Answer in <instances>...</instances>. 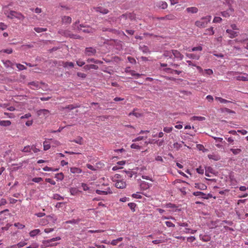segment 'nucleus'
I'll return each mask as SVG.
<instances>
[{
  "instance_id": "f257e3e1",
  "label": "nucleus",
  "mask_w": 248,
  "mask_h": 248,
  "mask_svg": "<svg viewBox=\"0 0 248 248\" xmlns=\"http://www.w3.org/2000/svg\"><path fill=\"white\" fill-rule=\"evenodd\" d=\"M211 19V16L202 17L199 20L195 22V25L199 28H205Z\"/></svg>"
},
{
  "instance_id": "f03ea898",
  "label": "nucleus",
  "mask_w": 248,
  "mask_h": 248,
  "mask_svg": "<svg viewBox=\"0 0 248 248\" xmlns=\"http://www.w3.org/2000/svg\"><path fill=\"white\" fill-rule=\"evenodd\" d=\"M101 189H96L95 192L99 195H107L111 194L112 192L111 191L110 187L107 185L103 184L101 186Z\"/></svg>"
},
{
  "instance_id": "7ed1b4c3",
  "label": "nucleus",
  "mask_w": 248,
  "mask_h": 248,
  "mask_svg": "<svg viewBox=\"0 0 248 248\" xmlns=\"http://www.w3.org/2000/svg\"><path fill=\"white\" fill-rule=\"evenodd\" d=\"M11 5H8L5 6L3 9V12L4 15L8 17L11 19L13 18L15 16V11L12 10L11 8Z\"/></svg>"
},
{
  "instance_id": "20e7f679",
  "label": "nucleus",
  "mask_w": 248,
  "mask_h": 248,
  "mask_svg": "<svg viewBox=\"0 0 248 248\" xmlns=\"http://www.w3.org/2000/svg\"><path fill=\"white\" fill-rule=\"evenodd\" d=\"M61 238L59 236L53 238L49 239V240H46L44 243L45 244H46V246H48V247L55 246L58 244L57 243H54V244H51L50 243L52 242L60 240H61Z\"/></svg>"
},
{
  "instance_id": "39448f33",
  "label": "nucleus",
  "mask_w": 248,
  "mask_h": 248,
  "mask_svg": "<svg viewBox=\"0 0 248 248\" xmlns=\"http://www.w3.org/2000/svg\"><path fill=\"white\" fill-rule=\"evenodd\" d=\"M37 115L39 116L47 117L49 115V111L46 109H42L37 111Z\"/></svg>"
},
{
  "instance_id": "423d86ee",
  "label": "nucleus",
  "mask_w": 248,
  "mask_h": 248,
  "mask_svg": "<svg viewBox=\"0 0 248 248\" xmlns=\"http://www.w3.org/2000/svg\"><path fill=\"white\" fill-rule=\"evenodd\" d=\"M226 32L229 34V37L230 38H233L237 36L239 33L238 31H235L230 29L226 30Z\"/></svg>"
},
{
  "instance_id": "0eeeda50",
  "label": "nucleus",
  "mask_w": 248,
  "mask_h": 248,
  "mask_svg": "<svg viewBox=\"0 0 248 248\" xmlns=\"http://www.w3.org/2000/svg\"><path fill=\"white\" fill-rule=\"evenodd\" d=\"M126 182L124 180H118L115 184V186L118 188H124L126 187Z\"/></svg>"
},
{
  "instance_id": "6e6552de",
  "label": "nucleus",
  "mask_w": 248,
  "mask_h": 248,
  "mask_svg": "<svg viewBox=\"0 0 248 248\" xmlns=\"http://www.w3.org/2000/svg\"><path fill=\"white\" fill-rule=\"evenodd\" d=\"M28 85L32 90H37L40 88L39 83L38 81H32L29 82Z\"/></svg>"
},
{
  "instance_id": "1a4fd4ad",
  "label": "nucleus",
  "mask_w": 248,
  "mask_h": 248,
  "mask_svg": "<svg viewBox=\"0 0 248 248\" xmlns=\"http://www.w3.org/2000/svg\"><path fill=\"white\" fill-rule=\"evenodd\" d=\"M172 54L174 58L179 60H182L184 56L177 50H172Z\"/></svg>"
},
{
  "instance_id": "9d476101",
  "label": "nucleus",
  "mask_w": 248,
  "mask_h": 248,
  "mask_svg": "<svg viewBox=\"0 0 248 248\" xmlns=\"http://www.w3.org/2000/svg\"><path fill=\"white\" fill-rule=\"evenodd\" d=\"M96 52V49L93 47H87L85 49V53L88 56L93 55Z\"/></svg>"
},
{
  "instance_id": "9b49d317",
  "label": "nucleus",
  "mask_w": 248,
  "mask_h": 248,
  "mask_svg": "<svg viewBox=\"0 0 248 248\" xmlns=\"http://www.w3.org/2000/svg\"><path fill=\"white\" fill-rule=\"evenodd\" d=\"M194 186L195 188L202 190H205L207 188V186L205 184L201 183H195Z\"/></svg>"
},
{
  "instance_id": "f8f14e48",
  "label": "nucleus",
  "mask_w": 248,
  "mask_h": 248,
  "mask_svg": "<svg viewBox=\"0 0 248 248\" xmlns=\"http://www.w3.org/2000/svg\"><path fill=\"white\" fill-rule=\"evenodd\" d=\"M62 23L65 24H69L71 23L72 18L69 16H64L62 18Z\"/></svg>"
},
{
  "instance_id": "ddd939ff",
  "label": "nucleus",
  "mask_w": 248,
  "mask_h": 248,
  "mask_svg": "<svg viewBox=\"0 0 248 248\" xmlns=\"http://www.w3.org/2000/svg\"><path fill=\"white\" fill-rule=\"evenodd\" d=\"M95 11L100 12L103 14H106L108 13V10L102 7H97L94 8Z\"/></svg>"
},
{
  "instance_id": "4468645a",
  "label": "nucleus",
  "mask_w": 248,
  "mask_h": 248,
  "mask_svg": "<svg viewBox=\"0 0 248 248\" xmlns=\"http://www.w3.org/2000/svg\"><path fill=\"white\" fill-rule=\"evenodd\" d=\"M200 238L201 240H202L203 242H208L210 241L211 240V237L210 235L207 234H200Z\"/></svg>"
},
{
  "instance_id": "2eb2a0df",
  "label": "nucleus",
  "mask_w": 248,
  "mask_h": 248,
  "mask_svg": "<svg viewBox=\"0 0 248 248\" xmlns=\"http://www.w3.org/2000/svg\"><path fill=\"white\" fill-rule=\"evenodd\" d=\"M186 56L187 57L190 59H195L197 60H199L200 58V55L197 54L187 53Z\"/></svg>"
},
{
  "instance_id": "dca6fc26",
  "label": "nucleus",
  "mask_w": 248,
  "mask_h": 248,
  "mask_svg": "<svg viewBox=\"0 0 248 248\" xmlns=\"http://www.w3.org/2000/svg\"><path fill=\"white\" fill-rule=\"evenodd\" d=\"M186 11L188 13L195 14L198 12V9L196 7H190L187 8Z\"/></svg>"
},
{
  "instance_id": "f3484780",
  "label": "nucleus",
  "mask_w": 248,
  "mask_h": 248,
  "mask_svg": "<svg viewBox=\"0 0 248 248\" xmlns=\"http://www.w3.org/2000/svg\"><path fill=\"white\" fill-rule=\"evenodd\" d=\"M215 33V31L214 30V28L211 27L207 29L205 31V32L204 33V34L205 35H212Z\"/></svg>"
},
{
  "instance_id": "a211bd4d",
  "label": "nucleus",
  "mask_w": 248,
  "mask_h": 248,
  "mask_svg": "<svg viewBox=\"0 0 248 248\" xmlns=\"http://www.w3.org/2000/svg\"><path fill=\"white\" fill-rule=\"evenodd\" d=\"M70 172L72 173H80L82 170L79 168L72 167L70 168Z\"/></svg>"
},
{
  "instance_id": "6ab92c4d",
  "label": "nucleus",
  "mask_w": 248,
  "mask_h": 248,
  "mask_svg": "<svg viewBox=\"0 0 248 248\" xmlns=\"http://www.w3.org/2000/svg\"><path fill=\"white\" fill-rule=\"evenodd\" d=\"M81 192L80 191L78 190L77 188L76 187H71L70 189V192L71 195L75 196L78 194L79 192Z\"/></svg>"
},
{
  "instance_id": "aec40b11",
  "label": "nucleus",
  "mask_w": 248,
  "mask_h": 248,
  "mask_svg": "<svg viewBox=\"0 0 248 248\" xmlns=\"http://www.w3.org/2000/svg\"><path fill=\"white\" fill-rule=\"evenodd\" d=\"M191 121H202L205 120V118L202 116H193L190 118Z\"/></svg>"
},
{
  "instance_id": "412c9836",
  "label": "nucleus",
  "mask_w": 248,
  "mask_h": 248,
  "mask_svg": "<svg viewBox=\"0 0 248 248\" xmlns=\"http://www.w3.org/2000/svg\"><path fill=\"white\" fill-rule=\"evenodd\" d=\"M165 71L167 72H170V73H175L177 75H179L180 73H182V71H178L177 70H172L170 68H166L165 70Z\"/></svg>"
},
{
  "instance_id": "4be33fe9",
  "label": "nucleus",
  "mask_w": 248,
  "mask_h": 248,
  "mask_svg": "<svg viewBox=\"0 0 248 248\" xmlns=\"http://www.w3.org/2000/svg\"><path fill=\"white\" fill-rule=\"evenodd\" d=\"M11 123L10 121L8 120H3L0 121V125L3 126H6L10 125Z\"/></svg>"
},
{
  "instance_id": "5701e85b",
  "label": "nucleus",
  "mask_w": 248,
  "mask_h": 248,
  "mask_svg": "<svg viewBox=\"0 0 248 248\" xmlns=\"http://www.w3.org/2000/svg\"><path fill=\"white\" fill-rule=\"evenodd\" d=\"M40 231L39 229H35L30 232V235L31 237H34L38 234L40 232Z\"/></svg>"
},
{
  "instance_id": "b1692460",
  "label": "nucleus",
  "mask_w": 248,
  "mask_h": 248,
  "mask_svg": "<svg viewBox=\"0 0 248 248\" xmlns=\"http://www.w3.org/2000/svg\"><path fill=\"white\" fill-rule=\"evenodd\" d=\"M131 115H133L137 118L140 117L141 116V113L137 111L136 109H134L132 112H130L129 114V116H131Z\"/></svg>"
},
{
  "instance_id": "393cba45",
  "label": "nucleus",
  "mask_w": 248,
  "mask_h": 248,
  "mask_svg": "<svg viewBox=\"0 0 248 248\" xmlns=\"http://www.w3.org/2000/svg\"><path fill=\"white\" fill-rule=\"evenodd\" d=\"M62 65L64 67H66L67 66L73 67L74 66V64L72 62H63Z\"/></svg>"
},
{
  "instance_id": "a878e982",
  "label": "nucleus",
  "mask_w": 248,
  "mask_h": 248,
  "mask_svg": "<svg viewBox=\"0 0 248 248\" xmlns=\"http://www.w3.org/2000/svg\"><path fill=\"white\" fill-rule=\"evenodd\" d=\"M44 150L46 151L50 148V142L48 141H45L43 143Z\"/></svg>"
},
{
  "instance_id": "bb28decb",
  "label": "nucleus",
  "mask_w": 248,
  "mask_h": 248,
  "mask_svg": "<svg viewBox=\"0 0 248 248\" xmlns=\"http://www.w3.org/2000/svg\"><path fill=\"white\" fill-rule=\"evenodd\" d=\"M140 187L142 189L145 190L149 188V185L145 182H142L140 184Z\"/></svg>"
},
{
  "instance_id": "cd10ccee",
  "label": "nucleus",
  "mask_w": 248,
  "mask_h": 248,
  "mask_svg": "<svg viewBox=\"0 0 248 248\" xmlns=\"http://www.w3.org/2000/svg\"><path fill=\"white\" fill-rule=\"evenodd\" d=\"M215 99L219 101L221 103H226L230 102V101H229L227 100H226L225 99H223L220 97H216Z\"/></svg>"
},
{
  "instance_id": "c85d7f7f",
  "label": "nucleus",
  "mask_w": 248,
  "mask_h": 248,
  "mask_svg": "<svg viewBox=\"0 0 248 248\" xmlns=\"http://www.w3.org/2000/svg\"><path fill=\"white\" fill-rule=\"evenodd\" d=\"M82 27V26L81 25H80V27H78V30H80L84 32L89 33V32H92V30L91 28H88L87 29H81Z\"/></svg>"
},
{
  "instance_id": "c756f323",
  "label": "nucleus",
  "mask_w": 248,
  "mask_h": 248,
  "mask_svg": "<svg viewBox=\"0 0 248 248\" xmlns=\"http://www.w3.org/2000/svg\"><path fill=\"white\" fill-rule=\"evenodd\" d=\"M34 30L36 32H37L38 33H40V32L46 31L47 29L43 28L36 27V28H34Z\"/></svg>"
},
{
  "instance_id": "7c9ffc66",
  "label": "nucleus",
  "mask_w": 248,
  "mask_h": 248,
  "mask_svg": "<svg viewBox=\"0 0 248 248\" xmlns=\"http://www.w3.org/2000/svg\"><path fill=\"white\" fill-rule=\"evenodd\" d=\"M87 62H93V63H97V64H98V63H102V62H101L100 61L98 60H95V59H94L93 58H90V59L89 58V59H88L87 60Z\"/></svg>"
},
{
  "instance_id": "2f4dec72",
  "label": "nucleus",
  "mask_w": 248,
  "mask_h": 248,
  "mask_svg": "<svg viewBox=\"0 0 248 248\" xmlns=\"http://www.w3.org/2000/svg\"><path fill=\"white\" fill-rule=\"evenodd\" d=\"M236 79L237 80H242V81H247L248 80L247 78V75L246 76H239L236 77Z\"/></svg>"
},
{
  "instance_id": "473e14b6",
  "label": "nucleus",
  "mask_w": 248,
  "mask_h": 248,
  "mask_svg": "<svg viewBox=\"0 0 248 248\" xmlns=\"http://www.w3.org/2000/svg\"><path fill=\"white\" fill-rule=\"evenodd\" d=\"M55 178L57 180H62L64 178V175L62 173H57L55 174Z\"/></svg>"
},
{
  "instance_id": "72a5a7b5",
  "label": "nucleus",
  "mask_w": 248,
  "mask_h": 248,
  "mask_svg": "<svg viewBox=\"0 0 248 248\" xmlns=\"http://www.w3.org/2000/svg\"><path fill=\"white\" fill-rule=\"evenodd\" d=\"M129 73L133 76H136L137 78H139L141 75H142L141 74L136 73L135 71L131 70H129Z\"/></svg>"
},
{
  "instance_id": "f704fd0d",
  "label": "nucleus",
  "mask_w": 248,
  "mask_h": 248,
  "mask_svg": "<svg viewBox=\"0 0 248 248\" xmlns=\"http://www.w3.org/2000/svg\"><path fill=\"white\" fill-rule=\"evenodd\" d=\"M128 206L131 209L133 212L135 211V208L136 207V204L133 202H130L128 204Z\"/></svg>"
},
{
  "instance_id": "c9c22d12",
  "label": "nucleus",
  "mask_w": 248,
  "mask_h": 248,
  "mask_svg": "<svg viewBox=\"0 0 248 248\" xmlns=\"http://www.w3.org/2000/svg\"><path fill=\"white\" fill-rule=\"evenodd\" d=\"M164 18H166V20H172L175 19V16L173 15L170 14L165 16Z\"/></svg>"
},
{
  "instance_id": "e433bc0d",
  "label": "nucleus",
  "mask_w": 248,
  "mask_h": 248,
  "mask_svg": "<svg viewBox=\"0 0 248 248\" xmlns=\"http://www.w3.org/2000/svg\"><path fill=\"white\" fill-rule=\"evenodd\" d=\"M168 4L165 1H161L159 3V7L162 9H165L167 8Z\"/></svg>"
},
{
  "instance_id": "4c0bfd02",
  "label": "nucleus",
  "mask_w": 248,
  "mask_h": 248,
  "mask_svg": "<svg viewBox=\"0 0 248 248\" xmlns=\"http://www.w3.org/2000/svg\"><path fill=\"white\" fill-rule=\"evenodd\" d=\"M43 170H44V171H57L58 170V169H53L52 168H50V167H48L47 166H46L45 167L43 168Z\"/></svg>"
},
{
  "instance_id": "58836bf2",
  "label": "nucleus",
  "mask_w": 248,
  "mask_h": 248,
  "mask_svg": "<svg viewBox=\"0 0 248 248\" xmlns=\"http://www.w3.org/2000/svg\"><path fill=\"white\" fill-rule=\"evenodd\" d=\"M230 150L235 155L239 154L241 152V150L238 148L231 149Z\"/></svg>"
},
{
  "instance_id": "ea45409f",
  "label": "nucleus",
  "mask_w": 248,
  "mask_h": 248,
  "mask_svg": "<svg viewBox=\"0 0 248 248\" xmlns=\"http://www.w3.org/2000/svg\"><path fill=\"white\" fill-rule=\"evenodd\" d=\"M202 49V48L201 46H198L193 47L191 50H189V51H201Z\"/></svg>"
},
{
  "instance_id": "a19ab883",
  "label": "nucleus",
  "mask_w": 248,
  "mask_h": 248,
  "mask_svg": "<svg viewBox=\"0 0 248 248\" xmlns=\"http://www.w3.org/2000/svg\"><path fill=\"white\" fill-rule=\"evenodd\" d=\"M3 64L5 65V66L7 68L12 67V66L13 65L12 62L9 61H6L3 62Z\"/></svg>"
},
{
  "instance_id": "79ce46f5",
  "label": "nucleus",
  "mask_w": 248,
  "mask_h": 248,
  "mask_svg": "<svg viewBox=\"0 0 248 248\" xmlns=\"http://www.w3.org/2000/svg\"><path fill=\"white\" fill-rule=\"evenodd\" d=\"M172 129H173L172 127H164L163 128V131L166 133H170V132H171Z\"/></svg>"
},
{
  "instance_id": "37998d69",
  "label": "nucleus",
  "mask_w": 248,
  "mask_h": 248,
  "mask_svg": "<svg viewBox=\"0 0 248 248\" xmlns=\"http://www.w3.org/2000/svg\"><path fill=\"white\" fill-rule=\"evenodd\" d=\"M53 198L56 200H61L63 199V197L57 194H55L53 195Z\"/></svg>"
},
{
  "instance_id": "c03bdc74",
  "label": "nucleus",
  "mask_w": 248,
  "mask_h": 248,
  "mask_svg": "<svg viewBox=\"0 0 248 248\" xmlns=\"http://www.w3.org/2000/svg\"><path fill=\"white\" fill-rule=\"evenodd\" d=\"M72 141L79 144H82L83 143V139L82 138H79L77 140H74Z\"/></svg>"
},
{
  "instance_id": "a18cd8bd",
  "label": "nucleus",
  "mask_w": 248,
  "mask_h": 248,
  "mask_svg": "<svg viewBox=\"0 0 248 248\" xmlns=\"http://www.w3.org/2000/svg\"><path fill=\"white\" fill-rule=\"evenodd\" d=\"M45 181L46 182L49 183L51 184L52 185H56L55 181H54L53 179H52L51 178H46Z\"/></svg>"
},
{
  "instance_id": "49530a36",
  "label": "nucleus",
  "mask_w": 248,
  "mask_h": 248,
  "mask_svg": "<svg viewBox=\"0 0 248 248\" xmlns=\"http://www.w3.org/2000/svg\"><path fill=\"white\" fill-rule=\"evenodd\" d=\"M221 15L223 16L228 17L231 15V13H230L228 11H223L221 13Z\"/></svg>"
},
{
  "instance_id": "de8ad7c7",
  "label": "nucleus",
  "mask_w": 248,
  "mask_h": 248,
  "mask_svg": "<svg viewBox=\"0 0 248 248\" xmlns=\"http://www.w3.org/2000/svg\"><path fill=\"white\" fill-rule=\"evenodd\" d=\"M131 148L132 149L140 150L141 148V147L137 144L133 143L131 145Z\"/></svg>"
},
{
  "instance_id": "09e8293b",
  "label": "nucleus",
  "mask_w": 248,
  "mask_h": 248,
  "mask_svg": "<svg viewBox=\"0 0 248 248\" xmlns=\"http://www.w3.org/2000/svg\"><path fill=\"white\" fill-rule=\"evenodd\" d=\"M23 152H30L31 151V146H27L24 147L23 149L22 150Z\"/></svg>"
},
{
  "instance_id": "8fccbe9b",
  "label": "nucleus",
  "mask_w": 248,
  "mask_h": 248,
  "mask_svg": "<svg viewBox=\"0 0 248 248\" xmlns=\"http://www.w3.org/2000/svg\"><path fill=\"white\" fill-rule=\"evenodd\" d=\"M222 18L218 16H216L213 19V22L214 23H219L221 21Z\"/></svg>"
},
{
  "instance_id": "3c124183",
  "label": "nucleus",
  "mask_w": 248,
  "mask_h": 248,
  "mask_svg": "<svg viewBox=\"0 0 248 248\" xmlns=\"http://www.w3.org/2000/svg\"><path fill=\"white\" fill-rule=\"evenodd\" d=\"M32 181L35 183H39L43 181V179L41 177H35L33 178Z\"/></svg>"
},
{
  "instance_id": "603ef678",
  "label": "nucleus",
  "mask_w": 248,
  "mask_h": 248,
  "mask_svg": "<svg viewBox=\"0 0 248 248\" xmlns=\"http://www.w3.org/2000/svg\"><path fill=\"white\" fill-rule=\"evenodd\" d=\"M193 195H194L195 196L205 195V194L204 193H203V192H201V191L194 192H193Z\"/></svg>"
},
{
  "instance_id": "864d4df0",
  "label": "nucleus",
  "mask_w": 248,
  "mask_h": 248,
  "mask_svg": "<svg viewBox=\"0 0 248 248\" xmlns=\"http://www.w3.org/2000/svg\"><path fill=\"white\" fill-rule=\"evenodd\" d=\"M134 174V172L132 171H126V177L127 178H131Z\"/></svg>"
},
{
  "instance_id": "5fc2aeb1",
  "label": "nucleus",
  "mask_w": 248,
  "mask_h": 248,
  "mask_svg": "<svg viewBox=\"0 0 248 248\" xmlns=\"http://www.w3.org/2000/svg\"><path fill=\"white\" fill-rule=\"evenodd\" d=\"M0 53H6L7 54H10L12 52V49H3L0 51Z\"/></svg>"
},
{
  "instance_id": "6e6d98bb",
  "label": "nucleus",
  "mask_w": 248,
  "mask_h": 248,
  "mask_svg": "<svg viewBox=\"0 0 248 248\" xmlns=\"http://www.w3.org/2000/svg\"><path fill=\"white\" fill-rule=\"evenodd\" d=\"M127 59L129 62L132 64L136 63V61L135 59L134 58L131 57H128Z\"/></svg>"
},
{
  "instance_id": "4d7b16f0",
  "label": "nucleus",
  "mask_w": 248,
  "mask_h": 248,
  "mask_svg": "<svg viewBox=\"0 0 248 248\" xmlns=\"http://www.w3.org/2000/svg\"><path fill=\"white\" fill-rule=\"evenodd\" d=\"M85 62L79 59L77 61V64L79 66H82L85 64Z\"/></svg>"
},
{
  "instance_id": "13d9d810",
  "label": "nucleus",
  "mask_w": 248,
  "mask_h": 248,
  "mask_svg": "<svg viewBox=\"0 0 248 248\" xmlns=\"http://www.w3.org/2000/svg\"><path fill=\"white\" fill-rule=\"evenodd\" d=\"M31 150H32L34 153H37L39 152V149L37 148L34 145L31 146Z\"/></svg>"
},
{
  "instance_id": "bf43d9fd",
  "label": "nucleus",
  "mask_w": 248,
  "mask_h": 248,
  "mask_svg": "<svg viewBox=\"0 0 248 248\" xmlns=\"http://www.w3.org/2000/svg\"><path fill=\"white\" fill-rule=\"evenodd\" d=\"M196 170L197 172L199 174H203L204 173V169L202 167H199Z\"/></svg>"
},
{
  "instance_id": "052dcab7",
  "label": "nucleus",
  "mask_w": 248,
  "mask_h": 248,
  "mask_svg": "<svg viewBox=\"0 0 248 248\" xmlns=\"http://www.w3.org/2000/svg\"><path fill=\"white\" fill-rule=\"evenodd\" d=\"M77 76L80 78H84L86 77V75L83 73L81 72H78L77 73Z\"/></svg>"
},
{
  "instance_id": "680f3d73",
  "label": "nucleus",
  "mask_w": 248,
  "mask_h": 248,
  "mask_svg": "<svg viewBox=\"0 0 248 248\" xmlns=\"http://www.w3.org/2000/svg\"><path fill=\"white\" fill-rule=\"evenodd\" d=\"M16 68L19 69L20 70L26 69L25 66L24 65L21 64H16Z\"/></svg>"
},
{
  "instance_id": "e2e57ef3",
  "label": "nucleus",
  "mask_w": 248,
  "mask_h": 248,
  "mask_svg": "<svg viewBox=\"0 0 248 248\" xmlns=\"http://www.w3.org/2000/svg\"><path fill=\"white\" fill-rule=\"evenodd\" d=\"M164 55L166 57H170V58H171L172 55V50H171L170 51H166L164 53Z\"/></svg>"
},
{
  "instance_id": "0e129e2a",
  "label": "nucleus",
  "mask_w": 248,
  "mask_h": 248,
  "mask_svg": "<svg viewBox=\"0 0 248 248\" xmlns=\"http://www.w3.org/2000/svg\"><path fill=\"white\" fill-rule=\"evenodd\" d=\"M81 186H82V187L83 188V189L84 191H87V190L89 189V187H88V186L86 184L82 183Z\"/></svg>"
},
{
  "instance_id": "69168bd1",
  "label": "nucleus",
  "mask_w": 248,
  "mask_h": 248,
  "mask_svg": "<svg viewBox=\"0 0 248 248\" xmlns=\"http://www.w3.org/2000/svg\"><path fill=\"white\" fill-rule=\"evenodd\" d=\"M165 224H166L167 226L168 227H173L175 226L174 224L170 221H166Z\"/></svg>"
},
{
  "instance_id": "338daca9",
  "label": "nucleus",
  "mask_w": 248,
  "mask_h": 248,
  "mask_svg": "<svg viewBox=\"0 0 248 248\" xmlns=\"http://www.w3.org/2000/svg\"><path fill=\"white\" fill-rule=\"evenodd\" d=\"M231 27L232 29V30L237 31L239 30V29L238 28L237 25L235 24H231Z\"/></svg>"
},
{
  "instance_id": "774afa93",
  "label": "nucleus",
  "mask_w": 248,
  "mask_h": 248,
  "mask_svg": "<svg viewBox=\"0 0 248 248\" xmlns=\"http://www.w3.org/2000/svg\"><path fill=\"white\" fill-rule=\"evenodd\" d=\"M237 132L240 133L243 135H246L248 133V131L244 129L238 130H237Z\"/></svg>"
}]
</instances>
